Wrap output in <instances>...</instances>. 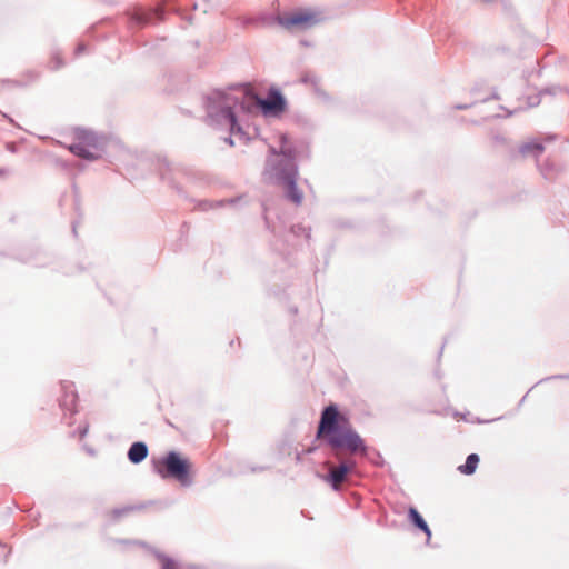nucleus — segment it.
Listing matches in <instances>:
<instances>
[{
  "mask_svg": "<svg viewBox=\"0 0 569 569\" xmlns=\"http://www.w3.org/2000/svg\"><path fill=\"white\" fill-rule=\"evenodd\" d=\"M409 518L416 527L421 529L427 535V537L430 538V529L416 508L409 509Z\"/></svg>",
  "mask_w": 569,
  "mask_h": 569,
  "instance_id": "nucleus-11",
  "label": "nucleus"
},
{
  "mask_svg": "<svg viewBox=\"0 0 569 569\" xmlns=\"http://www.w3.org/2000/svg\"><path fill=\"white\" fill-rule=\"evenodd\" d=\"M543 149L545 148L540 142L532 141V142H527V143L522 144L519 148V153L522 157H527L529 154L539 156L543 151Z\"/></svg>",
  "mask_w": 569,
  "mask_h": 569,
  "instance_id": "nucleus-12",
  "label": "nucleus"
},
{
  "mask_svg": "<svg viewBox=\"0 0 569 569\" xmlns=\"http://www.w3.org/2000/svg\"><path fill=\"white\" fill-rule=\"evenodd\" d=\"M480 459L477 453H471L467 457L466 462L458 467V471L462 475L470 476L475 473Z\"/></svg>",
  "mask_w": 569,
  "mask_h": 569,
  "instance_id": "nucleus-10",
  "label": "nucleus"
},
{
  "mask_svg": "<svg viewBox=\"0 0 569 569\" xmlns=\"http://www.w3.org/2000/svg\"><path fill=\"white\" fill-rule=\"evenodd\" d=\"M68 150L77 157L96 160L100 157L98 140L91 132L77 130L74 141L68 146Z\"/></svg>",
  "mask_w": 569,
  "mask_h": 569,
  "instance_id": "nucleus-5",
  "label": "nucleus"
},
{
  "mask_svg": "<svg viewBox=\"0 0 569 569\" xmlns=\"http://www.w3.org/2000/svg\"><path fill=\"white\" fill-rule=\"evenodd\" d=\"M356 468V462L351 459L341 461L337 467H331L330 472L327 477V481L331 483L332 488L338 490L341 483L346 480V477Z\"/></svg>",
  "mask_w": 569,
  "mask_h": 569,
  "instance_id": "nucleus-7",
  "label": "nucleus"
},
{
  "mask_svg": "<svg viewBox=\"0 0 569 569\" xmlns=\"http://www.w3.org/2000/svg\"><path fill=\"white\" fill-rule=\"evenodd\" d=\"M247 99L262 109L264 113H277L283 110L284 101L278 91H271L267 99H260L253 94H247Z\"/></svg>",
  "mask_w": 569,
  "mask_h": 569,
  "instance_id": "nucleus-6",
  "label": "nucleus"
},
{
  "mask_svg": "<svg viewBox=\"0 0 569 569\" xmlns=\"http://www.w3.org/2000/svg\"><path fill=\"white\" fill-rule=\"evenodd\" d=\"M76 393L73 392V390L70 391L69 395L66 396V398L62 400V406L64 407H68V408H73L74 405H76Z\"/></svg>",
  "mask_w": 569,
  "mask_h": 569,
  "instance_id": "nucleus-13",
  "label": "nucleus"
},
{
  "mask_svg": "<svg viewBox=\"0 0 569 569\" xmlns=\"http://www.w3.org/2000/svg\"><path fill=\"white\" fill-rule=\"evenodd\" d=\"M8 148H9L11 151H13V150H14L13 144H9V146H8Z\"/></svg>",
  "mask_w": 569,
  "mask_h": 569,
  "instance_id": "nucleus-15",
  "label": "nucleus"
},
{
  "mask_svg": "<svg viewBox=\"0 0 569 569\" xmlns=\"http://www.w3.org/2000/svg\"><path fill=\"white\" fill-rule=\"evenodd\" d=\"M153 466L156 472L163 479L174 478L182 485L190 482L192 463L174 451L169 452L163 459L154 461Z\"/></svg>",
  "mask_w": 569,
  "mask_h": 569,
  "instance_id": "nucleus-2",
  "label": "nucleus"
},
{
  "mask_svg": "<svg viewBox=\"0 0 569 569\" xmlns=\"http://www.w3.org/2000/svg\"><path fill=\"white\" fill-rule=\"evenodd\" d=\"M162 569H179L178 565L170 558H161Z\"/></svg>",
  "mask_w": 569,
  "mask_h": 569,
  "instance_id": "nucleus-14",
  "label": "nucleus"
},
{
  "mask_svg": "<svg viewBox=\"0 0 569 569\" xmlns=\"http://www.w3.org/2000/svg\"><path fill=\"white\" fill-rule=\"evenodd\" d=\"M320 12L312 9H301L289 14L278 16L277 22L284 29L306 30L321 22Z\"/></svg>",
  "mask_w": 569,
  "mask_h": 569,
  "instance_id": "nucleus-4",
  "label": "nucleus"
},
{
  "mask_svg": "<svg viewBox=\"0 0 569 569\" xmlns=\"http://www.w3.org/2000/svg\"><path fill=\"white\" fill-rule=\"evenodd\" d=\"M281 152L289 159L277 172V181L284 188L287 198L296 206H300L303 200V193L300 189H298L296 183L298 170L292 161L293 154L290 150L287 151L282 149Z\"/></svg>",
  "mask_w": 569,
  "mask_h": 569,
  "instance_id": "nucleus-3",
  "label": "nucleus"
},
{
  "mask_svg": "<svg viewBox=\"0 0 569 569\" xmlns=\"http://www.w3.org/2000/svg\"><path fill=\"white\" fill-rule=\"evenodd\" d=\"M317 438L327 441L338 460H341L343 451L350 455L365 456L367 453L363 439L352 429L349 419L339 412L336 405L323 409Z\"/></svg>",
  "mask_w": 569,
  "mask_h": 569,
  "instance_id": "nucleus-1",
  "label": "nucleus"
},
{
  "mask_svg": "<svg viewBox=\"0 0 569 569\" xmlns=\"http://www.w3.org/2000/svg\"><path fill=\"white\" fill-rule=\"evenodd\" d=\"M218 117L219 120H223L228 126H230L232 133L241 132V128L237 124L234 112L229 104L221 109Z\"/></svg>",
  "mask_w": 569,
  "mask_h": 569,
  "instance_id": "nucleus-9",
  "label": "nucleus"
},
{
  "mask_svg": "<svg viewBox=\"0 0 569 569\" xmlns=\"http://www.w3.org/2000/svg\"><path fill=\"white\" fill-rule=\"evenodd\" d=\"M148 456V447L144 442H134L131 445L128 451V459L132 463H140Z\"/></svg>",
  "mask_w": 569,
  "mask_h": 569,
  "instance_id": "nucleus-8",
  "label": "nucleus"
}]
</instances>
